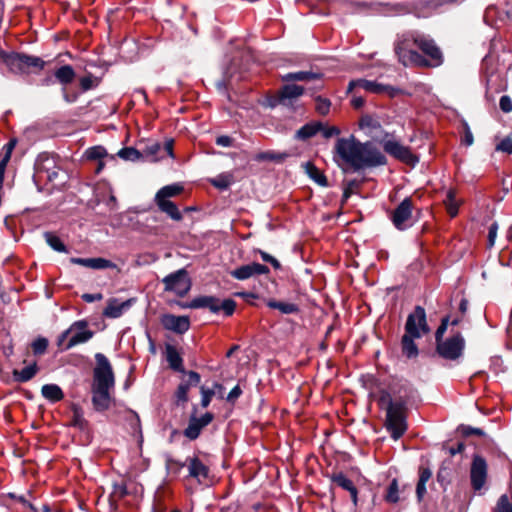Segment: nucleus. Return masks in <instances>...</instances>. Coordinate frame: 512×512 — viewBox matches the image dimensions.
Returning <instances> with one entry per match:
<instances>
[{"mask_svg": "<svg viewBox=\"0 0 512 512\" xmlns=\"http://www.w3.org/2000/svg\"><path fill=\"white\" fill-rule=\"evenodd\" d=\"M115 267H116V265L112 261L107 260L105 258H101V257L91 258V269L100 270V269L115 268Z\"/></svg>", "mask_w": 512, "mask_h": 512, "instance_id": "nucleus-48", "label": "nucleus"}, {"mask_svg": "<svg viewBox=\"0 0 512 512\" xmlns=\"http://www.w3.org/2000/svg\"><path fill=\"white\" fill-rule=\"evenodd\" d=\"M356 87H361L366 91L374 94H387L390 97H395L401 92L400 89L395 88L391 85H384L376 81H370L366 79H356L350 81L348 84L347 91L351 92Z\"/></svg>", "mask_w": 512, "mask_h": 512, "instance_id": "nucleus-12", "label": "nucleus"}, {"mask_svg": "<svg viewBox=\"0 0 512 512\" xmlns=\"http://www.w3.org/2000/svg\"><path fill=\"white\" fill-rule=\"evenodd\" d=\"M16 145H17V139L11 138L3 148L5 153L2 158L10 161L12 152H13L14 148L16 147Z\"/></svg>", "mask_w": 512, "mask_h": 512, "instance_id": "nucleus-56", "label": "nucleus"}, {"mask_svg": "<svg viewBox=\"0 0 512 512\" xmlns=\"http://www.w3.org/2000/svg\"><path fill=\"white\" fill-rule=\"evenodd\" d=\"M447 212L451 217H455L458 214L459 206L456 202V191L449 189L444 200Z\"/></svg>", "mask_w": 512, "mask_h": 512, "instance_id": "nucleus-36", "label": "nucleus"}, {"mask_svg": "<svg viewBox=\"0 0 512 512\" xmlns=\"http://www.w3.org/2000/svg\"><path fill=\"white\" fill-rule=\"evenodd\" d=\"M383 149L393 158L411 167H414L419 162L418 156L413 154L409 147L402 145L398 141H385Z\"/></svg>", "mask_w": 512, "mask_h": 512, "instance_id": "nucleus-10", "label": "nucleus"}, {"mask_svg": "<svg viewBox=\"0 0 512 512\" xmlns=\"http://www.w3.org/2000/svg\"><path fill=\"white\" fill-rule=\"evenodd\" d=\"M186 375H187L188 379L185 381H182L179 384V386L175 392V397L177 398V404L187 403L189 400V398H188L189 389L192 386H197L201 380L200 374L198 372L188 371Z\"/></svg>", "mask_w": 512, "mask_h": 512, "instance_id": "nucleus-18", "label": "nucleus"}, {"mask_svg": "<svg viewBox=\"0 0 512 512\" xmlns=\"http://www.w3.org/2000/svg\"><path fill=\"white\" fill-rule=\"evenodd\" d=\"M429 331L425 309L418 305L408 315L405 323V333L401 338L402 354L408 359L416 358L419 350L414 340L421 338L422 334H427Z\"/></svg>", "mask_w": 512, "mask_h": 512, "instance_id": "nucleus-4", "label": "nucleus"}, {"mask_svg": "<svg viewBox=\"0 0 512 512\" xmlns=\"http://www.w3.org/2000/svg\"><path fill=\"white\" fill-rule=\"evenodd\" d=\"M45 240L48 245L58 252H67L65 244L61 241V239L52 232H45L44 234Z\"/></svg>", "mask_w": 512, "mask_h": 512, "instance_id": "nucleus-41", "label": "nucleus"}, {"mask_svg": "<svg viewBox=\"0 0 512 512\" xmlns=\"http://www.w3.org/2000/svg\"><path fill=\"white\" fill-rule=\"evenodd\" d=\"M93 335L94 332L91 330L77 331L74 335L70 337L64 349L68 350L75 345L85 343L88 340H90L93 337Z\"/></svg>", "mask_w": 512, "mask_h": 512, "instance_id": "nucleus-35", "label": "nucleus"}, {"mask_svg": "<svg viewBox=\"0 0 512 512\" xmlns=\"http://www.w3.org/2000/svg\"><path fill=\"white\" fill-rule=\"evenodd\" d=\"M302 168L304 169V172L307 174V176L315 183H317L319 186H329V182L326 175L324 174L323 171L316 167V165L313 162L307 161L303 163Z\"/></svg>", "mask_w": 512, "mask_h": 512, "instance_id": "nucleus-20", "label": "nucleus"}, {"mask_svg": "<svg viewBox=\"0 0 512 512\" xmlns=\"http://www.w3.org/2000/svg\"><path fill=\"white\" fill-rule=\"evenodd\" d=\"M323 77L322 73H316L312 71H299V72H292L284 75L282 77L283 81L290 82V81H301V82H310V81H319L320 83L318 85L314 86V89L320 90L323 88V84L321 82Z\"/></svg>", "mask_w": 512, "mask_h": 512, "instance_id": "nucleus-19", "label": "nucleus"}, {"mask_svg": "<svg viewBox=\"0 0 512 512\" xmlns=\"http://www.w3.org/2000/svg\"><path fill=\"white\" fill-rule=\"evenodd\" d=\"M394 50L398 61L405 67L431 69L444 62L443 53L435 41L416 32L403 34Z\"/></svg>", "mask_w": 512, "mask_h": 512, "instance_id": "nucleus-1", "label": "nucleus"}, {"mask_svg": "<svg viewBox=\"0 0 512 512\" xmlns=\"http://www.w3.org/2000/svg\"><path fill=\"white\" fill-rule=\"evenodd\" d=\"M188 462L190 477L197 478L198 480L208 477L209 468L198 457L188 458Z\"/></svg>", "mask_w": 512, "mask_h": 512, "instance_id": "nucleus-23", "label": "nucleus"}, {"mask_svg": "<svg viewBox=\"0 0 512 512\" xmlns=\"http://www.w3.org/2000/svg\"><path fill=\"white\" fill-rule=\"evenodd\" d=\"M162 282L165 286V291L174 292L179 297L186 296L192 286L191 279L185 268L167 275Z\"/></svg>", "mask_w": 512, "mask_h": 512, "instance_id": "nucleus-9", "label": "nucleus"}, {"mask_svg": "<svg viewBox=\"0 0 512 512\" xmlns=\"http://www.w3.org/2000/svg\"><path fill=\"white\" fill-rule=\"evenodd\" d=\"M123 419L126 421L127 425L129 426V429L131 433H141V423L139 415L131 410V409H124L123 412Z\"/></svg>", "mask_w": 512, "mask_h": 512, "instance_id": "nucleus-32", "label": "nucleus"}, {"mask_svg": "<svg viewBox=\"0 0 512 512\" xmlns=\"http://www.w3.org/2000/svg\"><path fill=\"white\" fill-rule=\"evenodd\" d=\"M267 306L272 309H277L283 314H294L299 312L298 305L294 303L281 302L276 300H269Z\"/></svg>", "mask_w": 512, "mask_h": 512, "instance_id": "nucleus-34", "label": "nucleus"}, {"mask_svg": "<svg viewBox=\"0 0 512 512\" xmlns=\"http://www.w3.org/2000/svg\"><path fill=\"white\" fill-rule=\"evenodd\" d=\"M173 147H174V140L173 139L166 140L164 146L162 147L161 155H164V157L167 155V156L174 158L175 156H174Z\"/></svg>", "mask_w": 512, "mask_h": 512, "instance_id": "nucleus-62", "label": "nucleus"}, {"mask_svg": "<svg viewBox=\"0 0 512 512\" xmlns=\"http://www.w3.org/2000/svg\"><path fill=\"white\" fill-rule=\"evenodd\" d=\"M397 393L399 394L398 397H396L395 400L392 399L391 394L388 391H381L378 403L381 408L387 409H393L396 407V405H401L404 402H408L411 397H413L414 390L411 387L408 386H402Z\"/></svg>", "mask_w": 512, "mask_h": 512, "instance_id": "nucleus-15", "label": "nucleus"}, {"mask_svg": "<svg viewBox=\"0 0 512 512\" xmlns=\"http://www.w3.org/2000/svg\"><path fill=\"white\" fill-rule=\"evenodd\" d=\"M497 231H498V224L496 222H494L489 226V230H488V239H487L488 247H492L494 245L495 239L497 237Z\"/></svg>", "mask_w": 512, "mask_h": 512, "instance_id": "nucleus-58", "label": "nucleus"}, {"mask_svg": "<svg viewBox=\"0 0 512 512\" xmlns=\"http://www.w3.org/2000/svg\"><path fill=\"white\" fill-rule=\"evenodd\" d=\"M54 75L57 81L62 85L71 84L76 77V73L71 65L61 66L55 71Z\"/></svg>", "mask_w": 512, "mask_h": 512, "instance_id": "nucleus-30", "label": "nucleus"}, {"mask_svg": "<svg viewBox=\"0 0 512 512\" xmlns=\"http://www.w3.org/2000/svg\"><path fill=\"white\" fill-rule=\"evenodd\" d=\"M359 126L361 128H376L379 126L378 122L370 115H363L359 120Z\"/></svg>", "mask_w": 512, "mask_h": 512, "instance_id": "nucleus-54", "label": "nucleus"}, {"mask_svg": "<svg viewBox=\"0 0 512 512\" xmlns=\"http://www.w3.org/2000/svg\"><path fill=\"white\" fill-rule=\"evenodd\" d=\"M335 153L354 171L387 164L385 155L371 142H360L353 135L338 138Z\"/></svg>", "mask_w": 512, "mask_h": 512, "instance_id": "nucleus-2", "label": "nucleus"}, {"mask_svg": "<svg viewBox=\"0 0 512 512\" xmlns=\"http://www.w3.org/2000/svg\"><path fill=\"white\" fill-rule=\"evenodd\" d=\"M450 316L446 315L441 319V323L438 326L436 332H435V342H439L443 339V336L447 330V327L449 325Z\"/></svg>", "mask_w": 512, "mask_h": 512, "instance_id": "nucleus-50", "label": "nucleus"}, {"mask_svg": "<svg viewBox=\"0 0 512 512\" xmlns=\"http://www.w3.org/2000/svg\"><path fill=\"white\" fill-rule=\"evenodd\" d=\"M128 495L125 483H115L113 485L112 497L121 500Z\"/></svg>", "mask_w": 512, "mask_h": 512, "instance_id": "nucleus-51", "label": "nucleus"}, {"mask_svg": "<svg viewBox=\"0 0 512 512\" xmlns=\"http://www.w3.org/2000/svg\"><path fill=\"white\" fill-rule=\"evenodd\" d=\"M494 512H512V502L506 494L499 497Z\"/></svg>", "mask_w": 512, "mask_h": 512, "instance_id": "nucleus-46", "label": "nucleus"}, {"mask_svg": "<svg viewBox=\"0 0 512 512\" xmlns=\"http://www.w3.org/2000/svg\"><path fill=\"white\" fill-rule=\"evenodd\" d=\"M242 394V390L239 385H236L227 395L226 400L229 403H235V401L240 397Z\"/></svg>", "mask_w": 512, "mask_h": 512, "instance_id": "nucleus-64", "label": "nucleus"}, {"mask_svg": "<svg viewBox=\"0 0 512 512\" xmlns=\"http://www.w3.org/2000/svg\"><path fill=\"white\" fill-rule=\"evenodd\" d=\"M214 420V414L206 412L201 417L192 414L189 418L188 426L184 429L183 435L189 440H196L202 430Z\"/></svg>", "mask_w": 512, "mask_h": 512, "instance_id": "nucleus-14", "label": "nucleus"}, {"mask_svg": "<svg viewBox=\"0 0 512 512\" xmlns=\"http://www.w3.org/2000/svg\"><path fill=\"white\" fill-rule=\"evenodd\" d=\"M96 366L93 369V383L91 386L92 404L97 412H104L110 408L112 397L110 389L115 385V376L108 358L102 353L95 354Z\"/></svg>", "mask_w": 512, "mask_h": 512, "instance_id": "nucleus-3", "label": "nucleus"}, {"mask_svg": "<svg viewBox=\"0 0 512 512\" xmlns=\"http://www.w3.org/2000/svg\"><path fill=\"white\" fill-rule=\"evenodd\" d=\"M162 151V146L159 142L151 141L145 144V146L141 149L143 152V159L155 162L164 157V155H160Z\"/></svg>", "mask_w": 512, "mask_h": 512, "instance_id": "nucleus-27", "label": "nucleus"}, {"mask_svg": "<svg viewBox=\"0 0 512 512\" xmlns=\"http://www.w3.org/2000/svg\"><path fill=\"white\" fill-rule=\"evenodd\" d=\"M499 107L504 113L512 111V100L508 95H503L499 101Z\"/></svg>", "mask_w": 512, "mask_h": 512, "instance_id": "nucleus-55", "label": "nucleus"}, {"mask_svg": "<svg viewBox=\"0 0 512 512\" xmlns=\"http://www.w3.org/2000/svg\"><path fill=\"white\" fill-rule=\"evenodd\" d=\"M331 481L337 485L338 487H341L344 490H347L348 492L353 489L355 486L353 481L350 480L344 473L338 472L333 473L331 476Z\"/></svg>", "mask_w": 512, "mask_h": 512, "instance_id": "nucleus-38", "label": "nucleus"}, {"mask_svg": "<svg viewBox=\"0 0 512 512\" xmlns=\"http://www.w3.org/2000/svg\"><path fill=\"white\" fill-rule=\"evenodd\" d=\"M385 500L389 503H397L399 501V487L397 479H393L386 491Z\"/></svg>", "mask_w": 512, "mask_h": 512, "instance_id": "nucleus-43", "label": "nucleus"}, {"mask_svg": "<svg viewBox=\"0 0 512 512\" xmlns=\"http://www.w3.org/2000/svg\"><path fill=\"white\" fill-rule=\"evenodd\" d=\"M361 185V182L356 180V179H352V180H349L345 187H344V191H343V195H342V204H344L348 198L353 194L354 190L359 188Z\"/></svg>", "mask_w": 512, "mask_h": 512, "instance_id": "nucleus-47", "label": "nucleus"}, {"mask_svg": "<svg viewBox=\"0 0 512 512\" xmlns=\"http://www.w3.org/2000/svg\"><path fill=\"white\" fill-rule=\"evenodd\" d=\"M0 60L12 73L26 72L30 67L42 70L45 66V62L39 57L18 52H7L3 49H0Z\"/></svg>", "mask_w": 512, "mask_h": 512, "instance_id": "nucleus-6", "label": "nucleus"}, {"mask_svg": "<svg viewBox=\"0 0 512 512\" xmlns=\"http://www.w3.org/2000/svg\"><path fill=\"white\" fill-rule=\"evenodd\" d=\"M270 269L268 266L252 262L247 265H242L230 272V275L237 280H246L250 277L256 275H266L269 274Z\"/></svg>", "mask_w": 512, "mask_h": 512, "instance_id": "nucleus-16", "label": "nucleus"}, {"mask_svg": "<svg viewBox=\"0 0 512 512\" xmlns=\"http://www.w3.org/2000/svg\"><path fill=\"white\" fill-rule=\"evenodd\" d=\"M183 186L172 184L162 187L155 195V199L170 200L169 198L180 195L183 192Z\"/></svg>", "mask_w": 512, "mask_h": 512, "instance_id": "nucleus-33", "label": "nucleus"}, {"mask_svg": "<svg viewBox=\"0 0 512 512\" xmlns=\"http://www.w3.org/2000/svg\"><path fill=\"white\" fill-rule=\"evenodd\" d=\"M200 392L202 395L201 406L203 408H207L212 400V397L216 395V390L211 389V388H206L205 386H201Z\"/></svg>", "mask_w": 512, "mask_h": 512, "instance_id": "nucleus-49", "label": "nucleus"}, {"mask_svg": "<svg viewBox=\"0 0 512 512\" xmlns=\"http://www.w3.org/2000/svg\"><path fill=\"white\" fill-rule=\"evenodd\" d=\"M488 465L484 457L475 454L470 466V482L474 491H480L486 484Z\"/></svg>", "mask_w": 512, "mask_h": 512, "instance_id": "nucleus-11", "label": "nucleus"}, {"mask_svg": "<svg viewBox=\"0 0 512 512\" xmlns=\"http://www.w3.org/2000/svg\"><path fill=\"white\" fill-rule=\"evenodd\" d=\"M408 402L396 405L395 408L387 409L385 427L390 432L394 440L401 438L407 430L406 412Z\"/></svg>", "mask_w": 512, "mask_h": 512, "instance_id": "nucleus-7", "label": "nucleus"}, {"mask_svg": "<svg viewBox=\"0 0 512 512\" xmlns=\"http://www.w3.org/2000/svg\"><path fill=\"white\" fill-rule=\"evenodd\" d=\"M130 301L119 303L117 299H110L106 308L103 311V315L109 318H118L122 315L123 310L129 307Z\"/></svg>", "mask_w": 512, "mask_h": 512, "instance_id": "nucleus-26", "label": "nucleus"}, {"mask_svg": "<svg viewBox=\"0 0 512 512\" xmlns=\"http://www.w3.org/2000/svg\"><path fill=\"white\" fill-rule=\"evenodd\" d=\"M88 322L86 320H79L74 322L67 330L61 333L58 338V346H61L69 334L73 331H84L87 330Z\"/></svg>", "mask_w": 512, "mask_h": 512, "instance_id": "nucleus-39", "label": "nucleus"}, {"mask_svg": "<svg viewBox=\"0 0 512 512\" xmlns=\"http://www.w3.org/2000/svg\"><path fill=\"white\" fill-rule=\"evenodd\" d=\"M465 340L460 332L446 340L436 342V353L443 359L454 361L463 355Z\"/></svg>", "mask_w": 512, "mask_h": 512, "instance_id": "nucleus-8", "label": "nucleus"}, {"mask_svg": "<svg viewBox=\"0 0 512 512\" xmlns=\"http://www.w3.org/2000/svg\"><path fill=\"white\" fill-rule=\"evenodd\" d=\"M322 129L323 124L321 122H309L298 129L294 137L297 140L306 141L314 137Z\"/></svg>", "mask_w": 512, "mask_h": 512, "instance_id": "nucleus-24", "label": "nucleus"}, {"mask_svg": "<svg viewBox=\"0 0 512 512\" xmlns=\"http://www.w3.org/2000/svg\"><path fill=\"white\" fill-rule=\"evenodd\" d=\"M292 154L289 152H276L273 150L259 152L254 156V160L257 162L270 161L275 163H283L287 158L291 157Z\"/></svg>", "mask_w": 512, "mask_h": 512, "instance_id": "nucleus-25", "label": "nucleus"}, {"mask_svg": "<svg viewBox=\"0 0 512 512\" xmlns=\"http://www.w3.org/2000/svg\"><path fill=\"white\" fill-rule=\"evenodd\" d=\"M72 422L74 426H77L79 428H83L84 425L86 424V421L78 408H74Z\"/></svg>", "mask_w": 512, "mask_h": 512, "instance_id": "nucleus-60", "label": "nucleus"}, {"mask_svg": "<svg viewBox=\"0 0 512 512\" xmlns=\"http://www.w3.org/2000/svg\"><path fill=\"white\" fill-rule=\"evenodd\" d=\"M42 396L52 403L59 402L64 399L62 389L56 384H45L41 388Z\"/></svg>", "mask_w": 512, "mask_h": 512, "instance_id": "nucleus-28", "label": "nucleus"}, {"mask_svg": "<svg viewBox=\"0 0 512 512\" xmlns=\"http://www.w3.org/2000/svg\"><path fill=\"white\" fill-rule=\"evenodd\" d=\"M304 93V87L296 84H287L284 85L278 93L279 99L278 101H282L284 99H294L297 98Z\"/></svg>", "mask_w": 512, "mask_h": 512, "instance_id": "nucleus-31", "label": "nucleus"}, {"mask_svg": "<svg viewBox=\"0 0 512 512\" xmlns=\"http://www.w3.org/2000/svg\"><path fill=\"white\" fill-rule=\"evenodd\" d=\"M158 209L169 216L174 221H181L183 219V215L178 209L177 205L171 200L164 199H154Z\"/></svg>", "mask_w": 512, "mask_h": 512, "instance_id": "nucleus-21", "label": "nucleus"}, {"mask_svg": "<svg viewBox=\"0 0 512 512\" xmlns=\"http://www.w3.org/2000/svg\"><path fill=\"white\" fill-rule=\"evenodd\" d=\"M180 306L190 309L206 308L213 314L222 312L224 316L230 317L234 314L237 303L231 298L221 300L216 296L203 295L195 297L190 302L180 303Z\"/></svg>", "mask_w": 512, "mask_h": 512, "instance_id": "nucleus-5", "label": "nucleus"}, {"mask_svg": "<svg viewBox=\"0 0 512 512\" xmlns=\"http://www.w3.org/2000/svg\"><path fill=\"white\" fill-rule=\"evenodd\" d=\"M234 182V177L230 173H223L210 180V183L217 189L225 190Z\"/></svg>", "mask_w": 512, "mask_h": 512, "instance_id": "nucleus-37", "label": "nucleus"}, {"mask_svg": "<svg viewBox=\"0 0 512 512\" xmlns=\"http://www.w3.org/2000/svg\"><path fill=\"white\" fill-rule=\"evenodd\" d=\"M38 372V366L37 363L34 362L33 364L23 368L22 370L14 369L12 372L13 379L16 382L19 383H25L31 380Z\"/></svg>", "mask_w": 512, "mask_h": 512, "instance_id": "nucleus-29", "label": "nucleus"}, {"mask_svg": "<svg viewBox=\"0 0 512 512\" xmlns=\"http://www.w3.org/2000/svg\"><path fill=\"white\" fill-rule=\"evenodd\" d=\"M95 86L92 75L84 76L80 79V87L83 91L90 90Z\"/></svg>", "mask_w": 512, "mask_h": 512, "instance_id": "nucleus-61", "label": "nucleus"}, {"mask_svg": "<svg viewBox=\"0 0 512 512\" xmlns=\"http://www.w3.org/2000/svg\"><path fill=\"white\" fill-rule=\"evenodd\" d=\"M432 477V471L428 467H419V483L426 484Z\"/></svg>", "mask_w": 512, "mask_h": 512, "instance_id": "nucleus-57", "label": "nucleus"}, {"mask_svg": "<svg viewBox=\"0 0 512 512\" xmlns=\"http://www.w3.org/2000/svg\"><path fill=\"white\" fill-rule=\"evenodd\" d=\"M85 156L87 160L95 161L102 160L105 156H107V151L102 146H93L86 150Z\"/></svg>", "mask_w": 512, "mask_h": 512, "instance_id": "nucleus-42", "label": "nucleus"}, {"mask_svg": "<svg viewBox=\"0 0 512 512\" xmlns=\"http://www.w3.org/2000/svg\"><path fill=\"white\" fill-rule=\"evenodd\" d=\"M48 340L44 337H39L31 344L34 355H43L48 348Z\"/></svg>", "mask_w": 512, "mask_h": 512, "instance_id": "nucleus-45", "label": "nucleus"}, {"mask_svg": "<svg viewBox=\"0 0 512 512\" xmlns=\"http://www.w3.org/2000/svg\"><path fill=\"white\" fill-rule=\"evenodd\" d=\"M324 138L329 139L334 136H338L340 134V129L336 126L324 127L320 130Z\"/></svg>", "mask_w": 512, "mask_h": 512, "instance_id": "nucleus-59", "label": "nucleus"}, {"mask_svg": "<svg viewBox=\"0 0 512 512\" xmlns=\"http://www.w3.org/2000/svg\"><path fill=\"white\" fill-rule=\"evenodd\" d=\"M166 466L169 471L178 473L180 471V469L185 466V463H181L174 459H168L166 462Z\"/></svg>", "mask_w": 512, "mask_h": 512, "instance_id": "nucleus-63", "label": "nucleus"}, {"mask_svg": "<svg viewBox=\"0 0 512 512\" xmlns=\"http://www.w3.org/2000/svg\"><path fill=\"white\" fill-rule=\"evenodd\" d=\"M497 151H502L507 154H512V139L511 137L507 136L504 139L500 141V143L496 146Z\"/></svg>", "mask_w": 512, "mask_h": 512, "instance_id": "nucleus-53", "label": "nucleus"}, {"mask_svg": "<svg viewBox=\"0 0 512 512\" xmlns=\"http://www.w3.org/2000/svg\"><path fill=\"white\" fill-rule=\"evenodd\" d=\"M166 360L172 370L187 374V371L183 367L182 357L178 353L177 349L170 344L166 346Z\"/></svg>", "mask_w": 512, "mask_h": 512, "instance_id": "nucleus-22", "label": "nucleus"}, {"mask_svg": "<svg viewBox=\"0 0 512 512\" xmlns=\"http://www.w3.org/2000/svg\"><path fill=\"white\" fill-rule=\"evenodd\" d=\"M162 325L167 330L173 331L177 334H183L190 328V320L188 316L167 314L162 318Z\"/></svg>", "mask_w": 512, "mask_h": 512, "instance_id": "nucleus-17", "label": "nucleus"}, {"mask_svg": "<svg viewBox=\"0 0 512 512\" xmlns=\"http://www.w3.org/2000/svg\"><path fill=\"white\" fill-rule=\"evenodd\" d=\"M459 429L464 437H469L472 435L479 436V437L485 436V432L480 428H474L471 426L461 425L459 427Z\"/></svg>", "mask_w": 512, "mask_h": 512, "instance_id": "nucleus-52", "label": "nucleus"}, {"mask_svg": "<svg viewBox=\"0 0 512 512\" xmlns=\"http://www.w3.org/2000/svg\"><path fill=\"white\" fill-rule=\"evenodd\" d=\"M118 156L127 161H138L143 159V152L134 147H125L118 152Z\"/></svg>", "mask_w": 512, "mask_h": 512, "instance_id": "nucleus-40", "label": "nucleus"}, {"mask_svg": "<svg viewBox=\"0 0 512 512\" xmlns=\"http://www.w3.org/2000/svg\"><path fill=\"white\" fill-rule=\"evenodd\" d=\"M414 208L413 201L410 197H406L391 213V221L398 230H405L409 225L408 221L412 217Z\"/></svg>", "mask_w": 512, "mask_h": 512, "instance_id": "nucleus-13", "label": "nucleus"}, {"mask_svg": "<svg viewBox=\"0 0 512 512\" xmlns=\"http://www.w3.org/2000/svg\"><path fill=\"white\" fill-rule=\"evenodd\" d=\"M315 102V110L317 111L318 114L325 116L329 113L331 106V102L329 99L324 98L322 96H317L315 98Z\"/></svg>", "mask_w": 512, "mask_h": 512, "instance_id": "nucleus-44", "label": "nucleus"}]
</instances>
